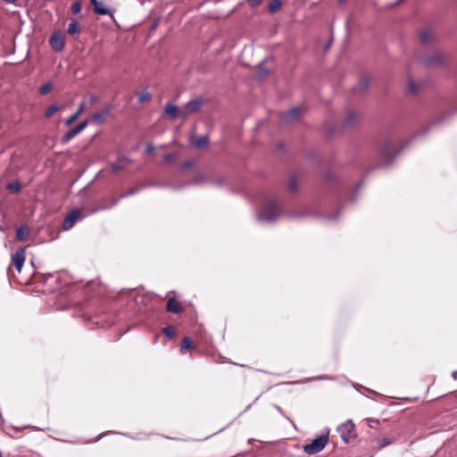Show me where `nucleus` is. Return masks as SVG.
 <instances>
[{"mask_svg":"<svg viewBox=\"0 0 457 457\" xmlns=\"http://www.w3.org/2000/svg\"><path fill=\"white\" fill-rule=\"evenodd\" d=\"M29 228L26 226H20L17 228L16 237L19 241H22L25 238V236L29 233Z\"/></svg>","mask_w":457,"mask_h":457,"instance_id":"393cba45","label":"nucleus"},{"mask_svg":"<svg viewBox=\"0 0 457 457\" xmlns=\"http://www.w3.org/2000/svg\"><path fill=\"white\" fill-rule=\"evenodd\" d=\"M58 110H59V105L57 104H51L50 106L47 107L44 115L46 118H50Z\"/></svg>","mask_w":457,"mask_h":457,"instance_id":"c756f323","label":"nucleus"},{"mask_svg":"<svg viewBox=\"0 0 457 457\" xmlns=\"http://www.w3.org/2000/svg\"><path fill=\"white\" fill-rule=\"evenodd\" d=\"M88 122L87 120H83L81 122H79L76 127H74L73 129H71V130H69L62 137V144H67L68 142H70L74 137H76L78 134H79L82 130H84L87 126Z\"/></svg>","mask_w":457,"mask_h":457,"instance_id":"39448f33","label":"nucleus"},{"mask_svg":"<svg viewBox=\"0 0 457 457\" xmlns=\"http://www.w3.org/2000/svg\"><path fill=\"white\" fill-rule=\"evenodd\" d=\"M192 145L198 148L203 149L208 145L209 140L207 136H201L191 140Z\"/></svg>","mask_w":457,"mask_h":457,"instance_id":"f3484780","label":"nucleus"},{"mask_svg":"<svg viewBox=\"0 0 457 457\" xmlns=\"http://www.w3.org/2000/svg\"><path fill=\"white\" fill-rule=\"evenodd\" d=\"M337 431L340 433L342 439L347 442L353 436L354 432V424L352 422V420H349L341 424L337 428Z\"/></svg>","mask_w":457,"mask_h":457,"instance_id":"20e7f679","label":"nucleus"},{"mask_svg":"<svg viewBox=\"0 0 457 457\" xmlns=\"http://www.w3.org/2000/svg\"><path fill=\"white\" fill-rule=\"evenodd\" d=\"M380 152L383 156L388 157L392 154H395L394 150L392 149L390 142H386L385 145H383L380 148Z\"/></svg>","mask_w":457,"mask_h":457,"instance_id":"b1692460","label":"nucleus"},{"mask_svg":"<svg viewBox=\"0 0 457 457\" xmlns=\"http://www.w3.org/2000/svg\"><path fill=\"white\" fill-rule=\"evenodd\" d=\"M166 310L169 312L178 314L182 312V307L176 298L172 297L168 300Z\"/></svg>","mask_w":457,"mask_h":457,"instance_id":"ddd939ff","label":"nucleus"},{"mask_svg":"<svg viewBox=\"0 0 457 457\" xmlns=\"http://www.w3.org/2000/svg\"><path fill=\"white\" fill-rule=\"evenodd\" d=\"M164 115L170 119H175L180 116V111L175 104L168 103L165 106Z\"/></svg>","mask_w":457,"mask_h":457,"instance_id":"4468645a","label":"nucleus"},{"mask_svg":"<svg viewBox=\"0 0 457 457\" xmlns=\"http://www.w3.org/2000/svg\"><path fill=\"white\" fill-rule=\"evenodd\" d=\"M359 120V115L356 112L349 111L344 120V124L346 127L353 126Z\"/></svg>","mask_w":457,"mask_h":457,"instance_id":"dca6fc26","label":"nucleus"},{"mask_svg":"<svg viewBox=\"0 0 457 457\" xmlns=\"http://www.w3.org/2000/svg\"><path fill=\"white\" fill-rule=\"evenodd\" d=\"M6 187L11 193H18L21 189V185L19 181H12Z\"/></svg>","mask_w":457,"mask_h":457,"instance_id":"a878e982","label":"nucleus"},{"mask_svg":"<svg viewBox=\"0 0 457 457\" xmlns=\"http://www.w3.org/2000/svg\"><path fill=\"white\" fill-rule=\"evenodd\" d=\"M137 97H138V102L143 104V103L148 102L151 99L152 96L148 91L144 90L138 94Z\"/></svg>","mask_w":457,"mask_h":457,"instance_id":"c85d7f7f","label":"nucleus"},{"mask_svg":"<svg viewBox=\"0 0 457 457\" xmlns=\"http://www.w3.org/2000/svg\"><path fill=\"white\" fill-rule=\"evenodd\" d=\"M251 6H258L262 4V0H247Z\"/></svg>","mask_w":457,"mask_h":457,"instance_id":"e433bc0d","label":"nucleus"},{"mask_svg":"<svg viewBox=\"0 0 457 457\" xmlns=\"http://www.w3.org/2000/svg\"><path fill=\"white\" fill-rule=\"evenodd\" d=\"M452 377L454 378V379H457V371H453L452 373Z\"/></svg>","mask_w":457,"mask_h":457,"instance_id":"a19ab883","label":"nucleus"},{"mask_svg":"<svg viewBox=\"0 0 457 457\" xmlns=\"http://www.w3.org/2000/svg\"><path fill=\"white\" fill-rule=\"evenodd\" d=\"M0 457H3V453H2V452H1V451H0Z\"/></svg>","mask_w":457,"mask_h":457,"instance_id":"a18cd8bd","label":"nucleus"},{"mask_svg":"<svg viewBox=\"0 0 457 457\" xmlns=\"http://www.w3.org/2000/svg\"><path fill=\"white\" fill-rule=\"evenodd\" d=\"M270 71L264 67L263 62L259 63L256 70V77L259 79H263L269 74Z\"/></svg>","mask_w":457,"mask_h":457,"instance_id":"412c9836","label":"nucleus"},{"mask_svg":"<svg viewBox=\"0 0 457 457\" xmlns=\"http://www.w3.org/2000/svg\"><path fill=\"white\" fill-rule=\"evenodd\" d=\"M331 43H332V41H329V42L327 44V46H326V48H327V49H328V48L330 47Z\"/></svg>","mask_w":457,"mask_h":457,"instance_id":"37998d69","label":"nucleus"},{"mask_svg":"<svg viewBox=\"0 0 457 457\" xmlns=\"http://www.w3.org/2000/svg\"><path fill=\"white\" fill-rule=\"evenodd\" d=\"M79 30H80V29H79L76 20H72L68 26V33L71 35H74V34L79 33Z\"/></svg>","mask_w":457,"mask_h":457,"instance_id":"bb28decb","label":"nucleus"},{"mask_svg":"<svg viewBox=\"0 0 457 457\" xmlns=\"http://www.w3.org/2000/svg\"><path fill=\"white\" fill-rule=\"evenodd\" d=\"M144 187H145L144 185H138V186H136L135 187H132L129 190L122 193L119 197H117L116 199H114L112 201V203L111 204V205L109 207L115 206L120 199L133 195L137 194V192H139Z\"/></svg>","mask_w":457,"mask_h":457,"instance_id":"f8f14e48","label":"nucleus"},{"mask_svg":"<svg viewBox=\"0 0 457 457\" xmlns=\"http://www.w3.org/2000/svg\"><path fill=\"white\" fill-rule=\"evenodd\" d=\"M281 7V1L280 0H272L269 4V11L271 13H274L278 12Z\"/></svg>","mask_w":457,"mask_h":457,"instance_id":"cd10ccee","label":"nucleus"},{"mask_svg":"<svg viewBox=\"0 0 457 457\" xmlns=\"http://www.w3.org/2000/svg\"><path fill=\"white\" fill-rule=\"evenodd\" d=\"M164 159L167 161V162H170L174 159V155L171 154H167L165 156H164Z\"/></svg>","mask_w":457,"mask_h":457,"instance_id":"ea45409f","label":"nucleus"},{"mask_svg":"<svg viewBox=\"0 0 457 457\" xmlns=\"http://www.w3.org/2000/svg\"><path fill=\"white\" fill-rule=\"evenodd\" d=\"M192 164H193V163H192V162L187 161V162H185L182 164L181 168H182L183 170H186V169L190 168V167L192 166Z\"/></svg>","mask_w":457,"mask_h":457,"instance_id":"58836bf2","label":"nucleus"},{"mask_svg":"<svg viewBox=\"0 0 457 457\" xmlns=\"http://www.w3.org/2000/svg\"><path fill=\"white\" fill-rule=\"evenodd\" d=\"M12 262L16 270L20 272L25 262V250L23 248L17 249L12 255Z\"/></svg>","mask_w":457,"mask_h":457,"instance_id":"0eeeda50","label":"nucleus"},{"mask_svg":"<svg viewBox=\"0 0 457 457\" xmlns=\"http://www.w3.org/2000/svg\"><path fill=\"white\" fill-rule=\"evenodd\" d=\"M403 0H399V1H398V3H401V2H403Z\"/></svg>","mask_w":457,"mask_h":457,"instance_id":"49530a36","label":"nucleus"},{"mask_svg":"<svg viewBox=\"0 0 457 457\" xmlns=\"http://www.w3.org/2000/svg\"><path fill=\"white\" fill-rule=\"evenodd\" d=\"M154 146L152 145V144H147L146 146H145V153L146 154H150L154 151Z\"/></svg>","mask_w":457,"mask_h":457,"instance_id":"4c0bfd02","label":"nucleus"},{"mask_svg":"<svg viewBox=\"0 0 457 457\" xmlns=\"http://www.w3.org/2000/svg\"><path fill=\"white\" fill-rule=\"evenodd\" d=\"M194 342L189 337H186L183 338L180 347V352L183 353L184 351H190L193 349Z\"/></svg>","mask_w":457,"mask_h":457,"instance_id":"aec40b11","label":"nucleus"},{"mask_svg":"<svg viewBox=\"0 0 457 457\" xmlns=\"http://www.w3.org/2000/svg\"><path fill=\"white\" fill-rule=\"evenodd\" d=\"M90 1H91L92 4H96L98 2L97 0H90Z\"/></svg>","mask_w":457,"mask_h":457,"instance_id":"c03bdc74","label":"nucleus"},{"mask_svg":"<svg viewBox=\"0 0 457 457\" xmlns=\"http://www.w3.org/2000/svg\"><path fill=\"white\" fill-rule=\"evenodd\" d=\"M52 83L51 82H46V84H44L43 86L40 87L39 88V93L41 95H46L50 92V90L52 89Z\"/></svg>","mask_w":457,"mask_h":457,"instance_id":"2f4dec72","label":"nucleus"},{"mask_svg":"<svg viewBox=\"0 0 457 457\" xmlns=\"http://www.w3.org/2000/svg\"><path fill=\"white\" fill-rule=\"evenodd\" d=\"M203 105V100L200 98L193 99L187 102L180 111V117L186 120L189 114L197 112Z\"/></svg>","mask_w":457,"mask_h":457,"instance_id":"7ed1b4c3","label":"nucleus"},{"mask_svg":"<svg viewBox=\"0 0 457 457\" xmlns=\"http://www.w3.org/2000/svg\"><path fill=\"white\" fill-rule=\"evenodd\" d=\"M281 213V209L276 200L269 201L263 209L257 214L259 221L272 223L278 220Z\"/></svg>","mask_w":457,"mask_h":457,"instance_id":"f257e3e1","label":"nucleus"},{"mask_svg":"<svg viewBox=\"0 0 457 457\" xmlns=\"http://www.w3.org/2000/svg\"><path fill=\"white\" fill-rule=\"evenodd\" d=\"M164 335L169 338L171 339L174 335V328L172 326H167L163 328Z\"/></svg>","mask_w":457,"mask_h":457,"instance_id":"72a5a7b5","label":"nucleus"},{"mask_svg":"<svg viewBox=\"0 0 457 457\" xmlns=\"http://www.w3.org/2000/svg\"><path fill=\"white\" fill-rule=\"evenodd\" d=\"M433 33L431 29H426L420 33V39L422 43H428L431 40Z\"/></svg>","mask_w":457,"mask_h":457,"instance_id":"4be33fe9","label":"nucleus"},{"mask_svg":"<svg viewBox=\"0 0 457 457\" xmlns=\"http://www.w3.org/2000/svg\"><path fill=\"white\" fill-rule=\"evenodd\" d=\"M328 442V436L327 435H321L303 446V451L307 454L312 455L322 451Z\"/></svg>","mask_w":457,"mask_h":457,"instance_id":"f03ea898","label":"nucleus"},{"mask_svg":"<svg viewBox=\"0 0 457 457\" xmlns=\"http://www.w3.org/2000/svg\"><path fill=\"white\" fill-rule=\"evenodd\" d=\"M445 61V57L440 53H436L431 56H423L421 58V62L426 66L430 65H438L443 63Z\"/></svg>","mask_w":457,"mask_h":457,"instance_id":"9d476101","label":"nucleus"},{"mask_svg":"<svg viewBox=\"0 0 457 457\" xmlns=\"http://www.w3.org/2000/svg\"><path fill=\"white\" fill-rule=\"evenodd\" d=\"M93 6L94 12L99 15H106L110 13V11L100 1L93 4Z\"/></svg>","mask_w":457,"mask_h":457,"instance_id":"6ab92c4d","label":"nucleus"},{"mask_svg":"<svg viewBox=\"0 0 457 457\" xmlns=\"http://www.w3.org/2000/svg\"><path fill=\"white\" fill-rule=\"evenodd\" d=\"M80 218V212L79 210H73L62 221V228L64 230L71 229L75 221Z\"/></svg>","mask_w":457,"mask_h":457,"instance_id":"1a4fd4ad","label":"nucleus"},{"mask_svg":"<svg viewBox=\"0 0 457 457\" xmlns=\"http://www.w3.org/2000/svg\"><path fill=\"white\" fill-rule=\"evenodd\" d=\"M297 179L295 177H291L288 180V189L292 192H295L297 190Z\"/></svg>","mask_w":457,"mask_h":457,"instance_id":"7c9ffc66","label":"nucleus"},{"mask_svg":"<svg viewBox=\"0 0 457 457\" xmlns=\"http://www.w3.org/2000/svg\"><path fill=\"white\" fill-rule=\"evenodd\" d=\"M81 9H82V4L80 1H76L75 3H73V4L71 5V11L73 13L75 14H78L81 12Z\"/></svg>","mask_w":457,"mask_h":457,"instance_id":"473e14b6","label":"nucleus"},{"mask_svg":"<svg viewBox=\"0 0 457 457\" xmlns=\"http://www.w3.org/2000/svg\"><path fill=\"white\" fill-rule=\"evenodd\" d=\"M407 90H408L409 93L414 94V93L417 92L418 87H417L416 84L413 81H410L409 84H408V87H407Z\"/></svg>","mask_w":457,"mask_h":457,"instance_id":"f704fd0d","label":"nucleus"},{"mask_svg":"<svg viewBox=\"0 0 457 457\" xmlns=\"http://www.w3.org/2000/svg\"><path fill=\"white\" fill-rule=\"evenodd\" d=\"M84 109H85V103H84V102H82V103L79 104V108H78L77 112H74L71 116H70V117L66 120V121H65L66 125H71V123H73V122H74V121L79 118V115L84 112Z\"/></svg>","mask_w":457,"mask_h":457,"instance_id":"a211bd4d","label":"nucleus"},{"mask_svg":"<svg viewBox=\"0 0 457 457\" xmlns=\"http://www.w3.org/2000/svg\"><path fill=\"white\" fill-rule=\"evenodd\" d=\"M301 114L302 109L299 107H294L287 112H283L281 114V119L287 123H291L299 119Z\"/></svg>","mask_w":457,"mask_h":457,"instance_id":"6e6552de","label":"nucleus"},{"mask_svg":"<svg viewBox=\"0 0 457 457\" xmlns=\"http://www.w3.org/2000/svg\"><path fill=\"white\" fill-rule=\"evenodd\" d=\"M49 43L54 51L61 52L65 46V39L61 32H54L49 38Z\"/></svg>","mask_w":457,"mask_h":457,"instance_id":"423d86ee","label":"nucleus"},{"mask_svg":"<svg viewBox=\"0 0 457 457\" xmlns=\"http://www.w3.org/2000/svg\"><path fill=\"white\" fill-rule=\"evenodd\" d=\"M347 0H338V4H344L346 3Z\"/></svg>","mask_w":457,"mask_h":457,"instance_id":"79ce46f5","label":"nucleus"},{"mask_svg":"<svg viewBox=\"0 0 457 457\" xmlns=\"http://www.w3.org/2000/svg\"><path fill=\"white\" fill-rule=\"evenodd\" d=\"M111 106H106L92 115V120L96 124H102L110 115Z\"/></svg>","mask_w":457,"mask_h":457,"instance_id":"9b49d317","label":"nucleus"},{"mask_svg":"<svg viewBox=\"0 0 457 457\" xmlns=\"http://www.w3.org/2000/svg\"><path fill=\"white\" fill-rule=\"evenodd\" d=\"M370 87V79L367 77H363L359 81L358 85L353 87L354 92L362 94L367 91Z\"/></svg>","mask_w":457,"mask_h":457,"instance_id":"2eb2a0df","label":"nucleus"},{"mask_svg":"<svg viewBox=\"0 0 457 457\" xmlns=\"http://www.w3.org/2000/svg\"><path fill=\"white\" fill-rule=\"evenodd\" d=\"M204 181V174H197L194 179V183L195 184H201Z\"/></svg>","mask_w":457,"mask_h":457,"instance_id":"c9c22d12","label":"nucleus"},{"mask_svg":"<svg viewBox=\"0 0 457 457\" xmlns=\"http://www.w3.org/2000/svg\"><path fill=\"white\" fill-rule=\"evenodd\" d=\"M121 162H129V161L126 157H120L118 162L112 164V166H111L112 170L114 172H118V171L125 169L126 166H125V164H122Z\"/></svg>","mask_w":457,"mask_h":457,"instance_id":"5701e85b","label":"nucleus"}]
</instances>
